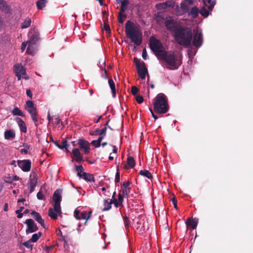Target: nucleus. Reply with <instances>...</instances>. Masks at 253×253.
<instances>
[{"instance_id":"obj_56","label":"nucleus","mask_w":253,"mask_h":253,"mask_svg":"<svg viewBox=\"0 0 253 253\" xmlns=\"http://www.w3.org/2000/svg\"><path fill=\"white\" fill-rule=\"evenodd\" d=\"M172 204L175 209H177V200L175 197H173L171 200Z\"/></svg>"},{"instance_id":"obj_44","label":"nucleus","mask_w":253,"mask_h":253,"mask_svg":"<svg viewBox=\"0 0 253 253\" xmlns=\"http://www.w3.org/2000/svg\"><path fill=\"white\" fill-rule=\"evenodd\" d=\"M160 4L163 6L164 5V8L170 7L173 6V2L170 1H167L166 2L161 3Z\"/></svg>"},{"instance_id":"obj_22","label":"nucleus","mask_w":253,"mask_h":253,"mask_svg":"<svg viewBox=\"0 0 253 253\" xmlns=\"http://www.w3.org/2000/svg\"><path fill=\"white\" fill-rule=\"evenodd\" d=\"M108 84L112 91V96L115 97L116 93L115 83L112 79H110L108 80Z\"/></svg>"},{"instance_id":"obj_21","label":"nucleus","mask_w":253,"mask_h":253,"mask_svg":"<svg viewBox=\"0 0 253 253\" xmlns=\"http://www.w3.org/2000/svg\"><path fill=\"white\" fill-rule=\"evenodd\" d=\"M82 177L86 181L93 182L95 181L93 175L87 172H83Z\"/></svg>"},{"instance_id":"obj_37","label":"nucleus","mask_w":253,"mask_h":253,"mask_svg":"<svg viewBox=\"0 0 253 253\" xmlns=\"http://www.w3.org/2000/svg\"><path fill=\"white\" fill-rule=\"evenodd\" d=\"M42 234L41 232H39L38 234H34L32 235L31 239H30V241L33 243L36 242L38 239L41 237Z\"/></svg>"},{"instance_id":"obj_7","label":"nucleus","mask_w":253,"mask_h":253,"mask_svg":"<svg viewBox=\"0 0 253 253\" xmlns=\"http://www.w3.org/2000/svg\"><path fill=\"white\" fill-rule=\"evenodd\" d=\"M134 62L136 65L138 76L142 80L145 79L146 74H148V70L145 65V63L143 61H141L136 58H134Z\"/></svg>"},{"instance_id":"obj_13","label":"nucleus","mask_w":253,"mask_h":253,"mask_svg":"<svg viewBox=\"0 0 253 253\" xmlns=\"http://www.w3.org/2000/svg\"><path fill=\"white\" fill-rule=\"evenodd\" d=\"M77 144L79 145L81 149L83 150L85 154L89 153L90 144L87 141L84 139H79L77 142Z\"/></svg>"},{"instance_id":"obj_31","label":"nucleus","mask_w":253,"mask_h":253,"mask_svg":"<svg viewBox=\"0 0 253 253\" xmlns=\"http://www.w3.org/2000/svg\"><path fill=\"white\" fill-rule=\"evenodd\" d=\"M91 214V211L89 212L88 213V215L87 216V212L85 211H83L80 214V219H86V220L85 221V223H86L87 222V221L88 220V219L90 218Z\"/></svg>"},{"instance_id":"obj_9","label":"nucleus","mask_w":253,"mask_h":253,"mask_svg":"<svg viewBox=\"0 0 253 253\" xmlns=\"http://www.w3.org/2000/svg\"><path fill=\"white\" fill-rule=\"evenodd\" d=\"M17 165L23 171L28 172L31 169V162L30 160H18Z\"/></svg>"},{"instance_id":"obj_62","label":"nucleus","mask_w":253,"mask_h":253,"mask_svg":"<svg viewBox=\"0 0 253 253\" xmlns=\"http://www.w3.org/2000/svg\"><path fill=\"white\" fill-rule=\"evenodd\" d=\"M36 186V185H30V193H32L34 191Z\"/></svg>"},{"instance_id":"obj_34","label":"nucleus","mask_w":253,"mask_h":253,"mask_svg":"<svg viewBox=\"0 0 253 253\" xmlns=\"http://www.w3.org/2000/svg\"><path fill=\"white\" fill-rule=\"evenodd\" d=\"M112 202H108V200H104V208L102 209V211H106L109 210L111 208Z\"/></svg>"},{"instance_id":"obj_64","label":"nucleus","mask_w":253,"mask_h":253,"mask_svg":"<svg viewBox=\"0 0 253 253\" xmlns=\"http://www.w3.org/2000/svg\"><path fill=\"white\" fill-rule=\"evenodd\" d=\"M61 122V120L57 118L55 119L54 124L55 125H58Z\"/></svg>"},{"instance_id":"obj_4","label":"nucleus","mask_w":253,"mask_h":253,"mask_svg":"<svg viewBox=\"0 0 253 253\" xmlns=\"http://www.w3.org/2000/svg\"><path fill=\"white\" fill-rule=\"evenodd\" d=\"M159 60H164L168 65L166 68L169 70L177 69L182 64V59L173 52L169 53L166 51Z\"/></svg>"},{"instance_id":"obj_45","label":"nucleus","mask_w":253,"mask_h":253,"mask_svg":"<svg viewBox=\"0 0 253 253\" xmlns=\"http://www.w3.org/2000/svg\"><path fill=\"white\" fill-rule=\"evenodd\" d=\"M34 46L28 44L26 52L29 54H33L34 52L33 50Z\"/></svg>"},{"instance_id":"obj_17","label":"nucleus","mask_w":253,"mask_h":253,"mask_svg":"<svg viewBox=\"0 0 253 253\" xmlns=\"http://www.w3.org/2000/svg\"><path fill=\"white\" fill-rule=\"evenodd\" d=\"M15 120L18 125L21 131L26 133L27 132V127L24 122L20 118H16Z\"/></svg>"},{"instance_id":"obj_46","label":"nucleus","mask_w":253,"mask_h":253,"mask_svg":"<svg viewBox=\"0 0 253 253\" xmlns=\"http://www.w3.org/2000/svg\"><path fill=\"white\" fill-rule=\"evenodd\" d=\"M7 5H6V2L3 0H0V8L2 9L3 10H5L7 8Z\"/></svg>"},{"instance_id":"obj_57","label":"nucleus","mask_w":253,"mask_h":253,"mask_svg":"<svg viewBox=\"0 0 253 253\" xmlns=\"http://www.w3.org/2000/svg\"><path fill=\"white\" fill-rule=\"evenodd\" d=\"M142 56L144 60L147 59V53L145 49H144L142 51Z\"/></svg>"},{"instance_id":"obj_36","label":"nucleus","mask_w":253,"mask_h":253,"mask_svg":"<svg viewBox=\"0 0 253 253\" xmlns=\"http://www.w3.org/2000/svg\"><path fill=\"white\" fill-rule=\"evenodd\" d=\"M76 170L78 171L77 175L80 177H82V173H83L84 169L82 165L76 166Z\"/></svg>"},{"instance_id":"obj_32","label":"nucleus","mask_w":253,"mask_h":253,"mask_svg":"<svg viewBox=\"0 0 253 253\" xmlns=\"http://www.w3.org/2000/svg\"><path fill=\"white\" fill-rule=\"evenodd\" d=\"M46 0H39L36 3L37 7L38 9H42L46 3Z\"/></svg>"},{"instance_id":"obj_5","label":"nucleus","mask_w":253,"mask_h":253,"mask_svg":"<svg viewBox=\"0 0 253 253\" xmlns=\"http://www.w3.org/2000/svg\"><path fill=\"white\" fill-rule=\"evenodd\" d=\"M149 46L156 57L159 59L164 54L166 53L163 45L159 40L154 37H151L149 39Z\"/></svg>"},{"instance_id":"obj_24","label":"nucleus","mask_w":253,"mask_h":253,"mask_svg":"<svg viewBox=\"0 0 253 253\" xmlns=\"http://www.w3.org/2000/svg\"><path fill=\"white\" fill-rule=\"evenodd\" d=\"M58 213L56 212L54 210V208H49L48 210V216L53 219H56L58 217Z\"/></svg>"},{"instance_id":"obj_41","label":"nucleus","mask_w":253,"mask_h":253,"mask_svg":"<svg viewBox=\"0 0 253 253\" xmlns=\"http://www.w3.org/2000/svg\"><path fill=\"white\" fill-rule=\"evenodd\" d=\"M96 132L98 133V135L105 136L106 135V126H105L101 129L99 128H96L95 129Z\"/></svg>"},{"instance_id":"obj_33","label":"nucleus","mask_w":253,"mask_h":253,"mask_svg":"<svg viewBox=\"0 0 253 253\" xmlns=\"http://www.w3.org/2000/svg\"><path fill=\"white\" fill-rule=\"evenodd\" d=\"M31 214L33 216L35 220L38 222L40 221H41L42 219L40 214L38 212L32 211Z\"/></svg>"},{"instance_id":"obj_16","label":"nucleus","mask_w":253,"mask_h":253,"mask_svg":"<svg viewBox=\"0 0 253 253\" xmlns=\"http://www.w3.org/2000/svg\"><path fill=\"white\" fill-rule=\"evenodd\" d=\"M198 223V219L196 218H188L186 221L187 226L191 227L193 229H196Z\"/></svg>"},{"instance_id":"obj_25","label":"nucleus","mask_w":253,"mask_h":253,"mask_svg":"<svg viewBox=\"0 0 253 253\" xmlns=\"http://www.w3.org/2000/svg\"><path fill=\"white\" fill-rule=\"evenodd\" d=\"M37 181H38L37 175L36 173H33L30 176V179L29 180V184L33 185H37Z\"/></svg>"},{"instance_id":"obj_8","label":"nucleus","mask_w":253,"mask_h":253,"mask_svg":"<svg viewBox=\"0 0 253 253\" xmlns=\"http://www.w3.org/2000/svg\"><path fill=\"white\" fill-rule=\"evenodd\" d=\"M193 45L197 48H199L203 44V34L201 32L196 31L194 32L193 40H192Z\"/></svg>"},{"instance_id":"obj_63","label":"nucleus","mask_w":253,"mask_h":253,"mask_svg":"<svg viewBox=\"0 0 253 253\" xmlns=\"http://www.w3.org/2000/svg\"><path fill=\"white\" fill-rule=\"evenodd\" d=\"M53 248V246H46L44 250L47 253H49V251Z\"/></svg>"},{"instance_id":"obj_20","label":"nucleus","mask_w":253,"mask_h":253,"mask_svg":"<svg viewBox=\"0 0 253 253\" xmlns=\"http://www.w3.org/2000/svg\"><path fill=\"white\" fill-rule=\"evenodd\" d=\"M39 35L38 33H34L30 38V40L28 42L29 44L35 46L37 42L39 40Z\"/></svg>"},{"instance_id":"obj_18","label":"nucleus","mask_w":253,"mask_h":253,"mask_svg":"<svg viewBox=\"0 0 253 253\" xmlns=\"http://www.w3.org/2000/svg\"><path fill=\"white\" fill-rule=\"evenodd\" d=\"M127 165L124 166L125 169H128L129 168H133L135 165V162L134 158L131 156H128L126 160Z\"/></svg>"},{"instance_id":"obj_35","label":"nucleus","mask_w":253,"mask_h":253,"mask_svg":"<svg viewBox=\"0 0 253 253\" xmlns=\"http://www.w3.org/2000/svg\"><path fill=\"white\" fill-rule=\"evenodd\" d=\"M62 144L61 145L58 146V147L60 149H65V151L66 152H68L69 150L68 149V148L69 147V145L67 144V140H63L62 142Z\"/></svg>"},{"instance_id":"obj_12","label":"nucleus","mask_w":253,"mask_h":253,"mask_svg":"<svg viewBox=\"0 0 253 253\" xmlns=\"http://www.w3.org/2000/svg\"><path fill=\"white\" fill-rule=\"evenodd\" d=\"M24 223L27 226V229L26 230L27 234L33 233L38 230V227L33 219H27Z\"/></svg>"},{"instance_id":"obj_6","label":"nucleus","mask_w":253,"mask_h":253,"mask_svg":"<svg viewBox=\"0 0 253 253\" xmlns=\"http://www.w3.org/2000/svg\"><path fill=\"white\" fill-rule=\"evenodd\" d=\"M62 190L61 189H57L54 191L52 197L54 202V210L58 213L59 215L62 213L60 207V203L62 201Z\"/></svg>"},{"instance_id":"obj_61","label":"nucleus","mask_w":253,"mask_h":253,"mask_svg":"<svg viewBox=\"0 0 253 253\" xmlns=\"http://www.w3.org/2000/svg\"><path fill=\"white\" fill-rule=\"evenodd\" d=\"M27 44V42H23L22 43L21 47L22 51H24L25 49Z\"/></svg>"},{"instance_id":"obj_27","label":"nucleus","mask_w":253,"mask_h":253,"mask_svg":"<svg viewBox=\"0 0 253 253\" xmlns=\"http://www.w3.org/2000/svg\"><path fill=\"white\" fill-rule=\"evenodd\" d=\"M139 174L142 176H143L144 177H146L150 179H152L153 176L151 173L147 170L144 169V170H141L139 172Z\"/></svg>"},{"instance_id":"obj_54","label":"nucleus","mask_w":253,"mask_h":253,"mask_svg":"<svg viewBox=\"0 0 253 253\" xmlns=\"http://www.w3.org/2000/svg\"><path fill=\"white\" fill-rule=\"evenodd\" d=\"M80 214H81V213L80 212V211L79 210H76L75 211H74V216L77 219H80Z\"/></svg>"},{"instance_id":"obj_42","label":"nucleus","mask_w":253,"mask_h":253,"mask_svg":"<svg viewBox=\"0 0 253 253\" xmlns=\"http://www.w3.org/2000/svg\"><path fill=\"white\" fill-rule=\"evenodd\" d=\"M35 107H34V103L32 101H31V100H28L26 102V105H25V109L27 110L28 109V108H34Z\"/></svg>"},{"instance_id":"obj_52","label":"nucleus","mask_w":253,"mask_h":253,"mask_svg":"<svg viewBox=\"0 0 253 253\" xmlns=\"http://www.w3.org/2000/svg\"><path fill=\"white\" fill-rule=\"evenodd\" d=\"M120 180V173L119 172V170H118V171L116 172V175H115V183L116 184L117 183L119 182Z\"/></svg>"},{"instance_id":"obj_19","label":"nucleus","mask_w":253,"mask_h":253,"mask_svg":"<svg viewBox=\"0 0 253 253\" xmlns=\"http://www.w3.org/2000/svg\"><path fill=\"white\" fill-rule=\"evenodd\" d=\"M203 2L204 5L208 7L210 11H211L216 3V0H203Z\"/></svg>"},{"instance_id":"obj_60","label":"nucleus","mask_w":253,"mask_h":253,"mask_svg":"<svg viewBox=\"0 0 253 253\" xmlns=\"http://www.w3.org/2000/svg\"><path fill=\"white\" fill-rule=\"evenodd\" d=\"M26 94L28 96L32 99V92L30 89H27L26 91Z\"/></svg>"},{"instance_id":"obj_14","label":"nucleus","mask_w":253,"mask_h":253,"mask_svg":"<svg viewBox=\"0 0 253 253\" xmlns=\"http://www.w3.org/2000/svg\"><path fill=\"white\" fill-rule=\"evenodd\" d=\"M27 111L30 114L31 118H32V120L33 121V122H34L35 126H37L38 124H37V123L38 122V119H37L38 112H37V108L36 107H35L31 108V109L28 108V109L27 110Z\"/></svg>"},{"instance_id":"obj_47","label":"nucleus","mask_w":253,"mask_h":253,"mask_svg":"<svg viewBox=\"0 0 253 253\" xmlns=\"http://www.w3.org/2000/svg\"><path fill=\"white\" fill-rule=\"evenodd\" d=\"M138 90H139V89L136 86H132L131 87V92L133 95H135V96L137 95L136 94L138 92Z\"/></svg>"},{"instance_id":"obj_2","label":"nucleus","mask_w":253,"mask_h":253,"mask_svg":"<svg viewBox=\"0 0 253 253\" xmlns=\"http://www.w3.org/2000/svg\"><path fill=\"white\" fill-rule=\"evenodd\" d=\"M125 33L129 38L136 46H139L142 42V32L130 20L127 21L125 25Z\"/></svg>"},{"instance_id":"obj_48","label":"nucleus","mask_w":253,"mask_h":253,"mask_svg":"<svg viewBox=\"0 0 253 253\" xmlns=\"http://www.w3.org/2000/svg\"><path fill=\"white\" fill-rule=\"evenodd\" d=\"M32 242L30 241V240H29L28 241H27L24 243H23V245L26 247L27 248H32V245L31 244Z\"/></svg>"},{"instance_id":"obj_53","label":"nucleus","mask_w":253,"mask_h":253,"mask_svg":"<svg viewBox=\"0 0 253 253\" xmlns=\"http://www.w3.org/2000/svg\"><path fill=\"white\" fill-rule=\"evenodd\" d=\"M37 198L39 200H44V197L42 192L39 191L37 194Z\"/></svg>"},{"instance_id":"obj_1","label":"nucleus","mask_w":253,"mask_h":253,"mask_svg":"<svg viewBox=\"0 0 253 253\" xmlns=\"http://www.w3.org/2000/svg\"><path fill=\"white\" fill-rule=\"evenodd\" d=\"M173 36L175 42L185 48H188L191 44L193 33L189 28L179 26Z\"/></svg>"},{"instance_id":"obj_29","label":"nucleus","mask_w":253,"mask_h":253,"mask_svg":"<svg viewBox=\"0 0 253 253\" xmlns=\"http://www.w3.org/2000/svg\"><path fill=\"white\" fill-rule=\"evenodd\" d=\"M31 23V19L29 17H27L25 18L24 21L22 23L21 28L22 29H25L28 28L30 26Z\"/></svg>"},{"instance_id":"obj_26","label":"nucleus","mask_w":253,"mask_h":253,"mask_svg":"<svg viewBox=\"0 0 253 253\" xmlns=\"http://www.w3.org/2000/svg\"><path fill=\"white\" fill-rule=\"evenodd\" d=\"M199 13V8L196 6H193L191 9L190 14L192 16L193 18H196L198 16Z\"/></svg>"},{"instance_id":"obj_43","label":"nucleus","mask_w":253,"mask_h":253,"mask_svg":"<svg viewBox=\"0 0 253 253\" xmlns=\"http://www.w3.org/2000/svg\"><path fill=\"white\" fill-rule=\"evenodd\" d=\"M23 209H24V207H20L19 210H17L15 211L16 213L17 214V217L18 218H21L22 217V216L23 215V213H22L21 212Z\"/></svg>"},{"instance_id":"obj_39","label":"nucleus","mask_w":253,"mask_h":253,"mask_svg":"<svg viewBox=\"0 0 253 253\" xmlns=\"http://www.w3.org/2000/svg\"><path fill=\"white\" fill-rule=\"evenodd\" d=\"M103 29L105 30L107 33H111V29L109 24H108V18L106 17V19L104 20V25Z\"/></svg>"},{"instance_id":"obj_38","label":"nucleus","mask_w":253,"mask_h":253,"mask_svg":"<svg viewBox=\"0 0 253 253\" xmlns=\"http://www.w3.org/2000/svg\"><path fill=\"white\" fill-rule=\"evenodd\" d=\"M199 13L204 17H207L209 15V12L204 6L201 8L200 10L199 11Z\"/></svg>"},{"instance_id":"obj_15","label":"nucleus","mask_w":253,"mask_h":253,"mask_svg":"<svg viewBox=\"0 0 253 253\" xmlns=\"http://www.w3.org/2000/svg\"><path fill=\"white\" fill-rule=\"evenodd\" d=\"M73 156L75 159V161L78 163L82 162L83 159V156L78 148H75L72 150Z\"/></svg>"},{"instance_id":"obj_40","label":"nucleus","mask_w":253,"mask_h":253,"mask_svg":"<svg viewBox=\"0 0 253 253\" xmlns=\"http://www.w3.org/2000/svg\"><path fill=\"white\" fill-rule=\"evenodd\" d=\"M131 188L128 187V188H123L120 192L122 193V195L125 197H127L128 194L130 192Z\"/></svg>"},{"instance_id":"obj_58","label":"nucleus","mask_w":253,"mask_h":253,"mask_svg":"<svg viewBox=\"0 0 253 253\" xmlns=\"http://www.w3.org/2000/svg\"><path fill=\"white\" fill-rule=\"evenodd\" d=\"M129 184L130 182L128 181H124L122 183V186L124 188H128Z\"/></svg>"},{"instance_id":"obj_30","label":"nucleus","mask_w":253,"mask_h":253,"mask_svg":"<svg viewBox=\"0 0 253 253\" xmlns=\"http://www.w3.org/2000/svg\"><path fill=\"white\" fill-rule=\"evenodd\" d=\"M12 113L14 116H19L21 117H24L25 114L23 113V112L19 109L18 107H14V109L12 111Z\"/></svg>"},{"instance_id":"obj_23","label":"nucleus","mask_w":253,"mask_h":253,"mask_svg":"<svg viewBox=\"0 0 253 253\" xmlns=\"http://www.w3.org/2000/svg\"><path fill=\"white\" fill-rule=\"evenodd\" d=\"M15 137V132L12 130H6L4 132V138L6 139H10Z\"/></svg>"},{"instance_id":"obj_28","label":"nucleus","mask_w":253,"mask_h":253,"mask_svg":"<svg viewBox=\"0 0 253 253\" xmlns=\"http://www.w3.org/2000/svg\"><path fill=\"white\" fill-rule=\"evenodd\" d=\"M121 3V6L120 8V13H122L125 12L127 8V6L129 4V1L128 0H123V1H122Z\"/></svg>"},{"instance_id":"obj_10","label":"nucleus","mask_w":253,"mask_h":253,"mask_svg":"<svg viewBox=\"0 0 253 253\" xmlns=\"http://www.w3.org/2000/svg\"><path fill=\"white\" fill-rule=\"evenodd\" d=\"M13 71L18 80L21 79L22 75H26V70L21 64H18L14 66Z\"/></svg>"},{"instance_id":"obj_3","label":"nucleus","mask_w":253,"mask_h":253,"mask_svg":"<svg viewBox=\"0 0 253 253\" xmlns=\"http://www.w3.org/2000/svg\"><path fill=\"white\" fill-rule=\"evenodd\" d=\"M154 110L159 114H165L169 110L167 98L162 93L158 94L155 98Z\"/></svg>"},{"instance_id":"obj_11","label":"nucleus","mask_w":253,"mask_h":253,"mask_svg":"<svg viewBox=\"0 0 253 253\" xmlns=\"http://www.w3.org/2000/svg\"><path fill=\"white\" fill-rule=\"evenodd\" d=\"M165 25L167 29L173 34H174V32H176L177 29L179 28V27L176 26L175 21L172 19L166 20Z\"/></svg>"},{"instance_id":"obj_49","label":"nucleus","mask_w":253,"mask_h":253,"mask_svg":"<svg viewBox=\"0 0 253 253\" xmlns=\"http://www.w3.org/2000/svg\"><path fill=\"white\" fill-rule=\"evenodd\" d=\"M90 144L96 148H98L101 146V143H100L99 141H98L97 140H92Z\"/></svg>"},{"instance_id":"obj_55","label":"nucleus","mask_w":253,"mask_h":253,"mask_svg":"<svg viewBox=\"0 0 253 253\" xmlns=\"http://www.w3.org/2000/svg\"><path fill=\"white\" fill-rule=\"evenodd\" d=\"M110 202H112V204L113 203L116 208L118 207V206H120L119 203L116 198H114V199L111 200Z\"/></svg>"},{"instance_id":"obj_59","label":"nucleus","mask_w":253,"mask_h":253,"mask_svg":"<svg viewBox=\"0 0 253 253\" xmlns=\"http://www.w3.org/2000/svg\"><path fill=\"white\" fill-rule=\"evenodd\" d=\"M4 181L7 183H11L12 182V177L10 176L5 177L4 178Z\"/></svg>"},{"instance_id":"obj_51","label":"nucleus","mask_w":253,"mask_h":253,"mask_svg":"<svg viewBox=\"0 0 253 253\" xmlns=\"http://www.w3.org/2000/svg\"><path fill=\"white\" fill-rule=\"evenodd\" d=\"M124 197H125L122 194L119 193L118 195V202L119 203V205L121 206L122 205Z\"/></svg>"},{"instance_id":"obj_50","label":"nucleus","mask_w":253,"mask_h":253,"mask_svg":"<svg viewBox=\"0 0 253 253\" xmlns=\"http://www.w3.org/2000/svg\"><path fill=\"white\" fill-rule=\"evenodd\" d=\"M135 99L139 104L142 103L144 101L143 96L141 95H136Z\"/></svg>"}]
</instances>
